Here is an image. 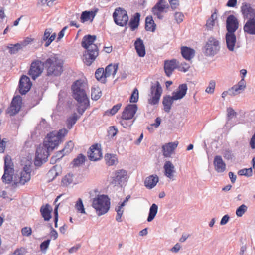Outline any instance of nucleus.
<instances>
[{"instance_id": "nucleus-1", "label": "nucleus", "mask_w": 255, "mask_h": 255, "mask_svg": "<svg viewBox=\"0 0 255 255\" xmlns=\"http://www.w3.org/2000/svg\"><path fill=\"white\" fill-rule=\"evenodd\" d=\"M14 165L10 156L7 155L4 158V174L2 177V182L9 184L13 181V185L18 186L23 185L28 182L31 178V169L27 165L23 167V170L13 176Z\"/></svg>"}, {"instance_id": "nucleus-2", "label": "nucleus", "mask_w": 255, "mask_h": 255, "mask_svg": "<svg viewBox=\"0 0 255 255\" xmlns=\"http://www.w3.org/2000/svg\"><path fill=\"white\" fill-rule=\"evenodd\" d=\"M87 84L82 80L76 81L72 85L73 97L77 102V112L82 115L90 106L89 100L86 93Z\"/></svg>"}, {"instance_id": "nucleus-3", "label": "nucleus", "mask_w": 255, "mask_h": 255, "mask_svg": "<svg viewBox=\"0 0 255 255\" xmlns=\"http://www.w3.org/2000/svg\"><path fill=\"white\" fill-rule=\"evenodd\" d=\"M96 39V35H87L83 37L81 42V46L87 50L83 60L87 65H90L98 55V47L94 44Z\"/></svg>"}, {"instance_id": "nucleus-4", "label": "nucleus", "mask_w": 255, "mask_h": 255, "mask_svg": "<svg viewBox=\"0 0 255 255\" xmlns=\"http://www.w3.org/2000/svg\"><path fill=\"white\" fill-rule=\"evenodd\" d=\"M44 64L48 76H58L63 72V60L57 55H51Z\"/></svg>"}, {"instance_id": "nucleus-5", "label": "nucleus", "mask_w": 255, "mask_h": 255, "mask_svg": "<svg viewBox=\"0 0 255 255\" xmlns=\"http://www.w3.org/2000/svg\"><path fill=\"white\" fill-rule=\"evenodd\" d=\"M56 147H53L46 137L45 138L42 145H39L37 148L34 164L36 166H40L43 163L47 161L50 153Z\"/></svg>"}, {"instance_id": "nucleus-6", "label": "nucleus", "mask_w": 255, "mask_h": 255, "mask_svg": "<svg viewBox=\"0 0 255 255\" xmlns=\"http://www.w3.org/2000/svg\"><path fill=\"white\" fill-rule=\"evenodd\" d=\"M92 207L95 210L98 216H102L109 210L110 201L108 196L102 194L97 195L92 199Z\"/></svg>"}, {"instance_id": "nucleus-7", "label": "nucleus", "mask_w": 255, "mask_h": 255, "mask_svg": "<svg viewBox=\"0 0 255 255\" xmlns=\"http://www.w3.org/2000/svg\"><path fill=\"white\" fill-rule=\"evenodd\" d=\"M162 93V88L158 81L152 83L150 89L148 103L151 105H156L159 103L160 97Z\"/></svg>"}, {"instance_id": "nucleus-8", "label": "nucleus", "mask_w": 255, "mask_h": 255, "mask_svg": "<svg viewBox=\"0 0 255 255\" xmlns=\"http://www.w3.org/2000/svg\"><path fill=\"white\" fill-rule=\"evenodd\" d=\"M115 23L121 27L126 26L128 23V14L126 10L118 7L115 9L113 14Z\"/></svg>"}, {"instance_id": "nucleus-9", "label": "nucleus", "mask_w": 255, "mask_h": 255, "mask_svg": "<svg viewBox=\"0 0 255 255\" xmlns=\"http://www.w3.org/2000/svg\"><path fill=\"white\" fill-rule=\"evenodd\" d=\"M66 129L59 130V131H52L48 133L46 138L50 141L53 147H57L62 141V138L67 134Z\"/></svg>"}, {"instance_id": "nucleus-10", "label": "nucleus", "mask_w": 255, "mask_h": 255, "mask_svg": "<svg viewBox=\"0 0 255 255\" xmlns=\"http://www.w3.org/2000/svg\"><path fill=\"white\" fill-rule=\"evenodd\" d=\"M127 172L125 170L120 169L115 171L111 176L110 183L115 185L122 186L127 178Z\"/></svg>"}, {"instance_id": "nucleus-11", "label": "nucleus", "mask_w": 255, "mask_h": 255, "mask_svg": "<svg viewBox=\"0 0 255 255\" xmlns=\"http://www.w3.org/2000/svg\"><path fill=\"white\" fill-rule=\"evenodd\" d=\"M44 67V62H42L39 60L34 61L31 64L28 74L33 80H35L41 75Z\"/></svg>"}, {"instance_id": "nucleus-12", "label": "nucleus", "mask_w": 255, "mask_h": 255, "mask_svg": "<svg viewBox=\"0 0 255 255\" xmlns=\"http://www.w3.org/2000/svg\"><path fill=\"white\" fill-rule=\"evenodd\" d=\"M219 41L213 37H210L205 46V53L207 55H214L219 50Z\"/></svg>"}, {"instance_id": "nucleus-13", "label": "nucleus", "mask_w": 255, "mask_h": 255, "mask_svg": "<svg viewBox=\"0 0 255 255\" xmlns=\"http://www.w3.org/2000/svg\"><path fill=\"white\" fill-rule=\"evenodd\" d=\"M22 99L20 96L17 95L13 98L11 105L8 109V113L12 116L16 114L20 111L21 107Z\"/></svg>"}, {"instance_id": "nucleus-14", "label": "nucleus", "mask_w": 255, "mask_h": 255, "mask_svg": "<svg viewBox=\"0 0 255 255\" xmlns=\"http://www.w3.org/2000/svg\"><path fill=\"white\" fill-rule=\"evenodd\" d=\"M169 7V6L168 4H166L165 0H159L152 8V12L159 19H161L163 17L161 14L166 12V9H168Z\"/></svg>"}, {"instance_id": "nucleus-15", "label": "nucleus", "mask_w": 255, "mask_h": 255, "mask_svg": "<svg viewBox=\"0 0 255 255\" xmlns=\"http://www.w3.org/2000/svg\"><path fill=\"white\" fill-rule=\"evenodd\" d=\"M241 11L243 18L251 19L255 18V10L252 8L250 3L244 2L241 7Z\"/></svg>"}, {"instance_id": "nucleus-16", "label": "nucleus", "mask_w": 255, "mask_h": 255, "mask_svg": "<svg viewBox=\"0 0 255 255\" xmlns=\"http://www.w3.org/2000/svg\"><path fill=\"white\" fill-rule=\"evenodd\" d=\"M32 86V83L30 78L26 76L23 75L21 77L19 82V92L21 95H25L29 91Z\"/></svg>"}, {"instance_id": "nucleus-17", "label": "nucleus", "mask_w": 255, "mask_h": 255, "mask_svg": "<svg viewBox=\"0 0 255 255\" xmlns=\"http://www.w3.org/2000/svg\"><path fill=\"white\" fill-rule=\"evenodd\" d=\"M101 145L96 144L91 146L88 151V157L91 161H97L102 157Z\"/></svg>"}, {"instance_id": "nucleus-18", "label": "nucleus", "mask_w": 255, "mask_h": 255, "mask_svg": "<svg viewBox=\"0 0 255 255\" xmlns=\"http://www.w3.org/2000/svg\"><path fill=\"white\" fill-rule=\"evenodd\" d=\"M239 27L237 18L233 15H229L226 20V29L227 33H234Z\"/></svg>"}, {"instance_id": "nucleus-19", "label": "nucleus", "mask_w": 255, "mask_h": 255, "mask_svg": "<svg viewBox=\"0 0 255 255\" xmlns=\"http://www.w3.org/2000/svg\"><path fill=\"white\" fill-rule=\"evenodd\" d=\"M179 142L175 141L169 142L163 145L162 147L163 155L165 157H170L177 147Z\"/></svg>"}, {"instance_id": "nucleus-20", "label": "nucleus", "mask_w": 255, "mask_h": 255, "mask_svg": "<svg viewBox=\"0 0 255 255\" xmlns=\"http://www.w3.org/2000/svg\"><path fill=\"white\" fill-rule=\"evenodd\" d=\"M213 164L215 171L218 173H222L226 170V165L221 156L217 155L215 156Z\"/></svg>"}, {"instance_id": "nucleus-21", "label": "nucleus", "mask_w": 255, "mask_h": 255, "mask_svg": "<svg viewBox=\"0 0 255 255\" xmlns=\"http://www.w3.org/2000/svg\"><path fill=\"white\" fill-rule=\"evenodd\" d=\"M177 61L176 59L166 60L164 62V69L166 75L169 77L175 69H177Z\"/></svg>"}, {"instance_id": "nucleus-22", "label": "nucleus", "mask_w": 255, "mask_h": 255, "mask_svg": "<svg viewBox=\"0 0 255 255\" xmlns=\"http://www.w3.org/2000/svg\"><path fill=\"white\" fill-rule=\"evenodd\" d=\"M164 174L170 178L174 180V174L176 172L175 167L170 161H166L164 165Z\"/></svg>"}, {"instance_id": "nucleus-23", "label": "nucleus", "mask_w": 255, "mask_h": 255, "mask_svg": "<svg viewBox=\"0 0 255 255\" xmlns=\"http://www.w3.org/2000/svg\"><path fill=\"white\" fill-rule=\"evenodd\" d=\"M246 87V83L243 78L238 82L237 85H234L231 89H229V95L235 96L240 93Z\"/></svg>"}, {"instance_id": "nucleus-24", "label": "nucleus", "mask_w": 255, "mask_h": 255, "mask_svg": "<svg viewBox=\"0 0 255 255\" xmlns=\"http://www.w3.org/2000/svg\"><path fill=\"white\" fill-rule=\"evenodd\" d=\"M243 30L245 33L255 35V18L248 20L244 25Z\"/></svg>"}, {"instance_id": "nucleus-25", "label": "nucleus", "mask_w": 255, "mask_h": 255, "mask_svg": "<svg viewBox=\"0 0 255 255\" xmlns=\"http://www.w3.org/2000/svg\"><path fill=\"white\" fill-rule=\"evenodd\" d=\"M188 88L186 84L180 85L176 92L172 94L175 100L181 99L184 97L187 93Z\"/></svg>"}, {"instance_id": "nucleus-26", "label": "nucleus", "mask_w": 255, "mask_h": 255, "mask_svg": "<svg viewBox=\"0 0 255 255\" xmlns=\"http://www.w3.org/2000/svg\"><path fill=\"white\" fill-rule=\"evenodd\" d=\"M52 209L50 205L48 204L43 205L41 207L40 212L42 217L44 218V221H48L51 218V212Z\"/></svg>"}, {"instance_id": "nucleus-27", "label": "nucleus", "mask_w": 255, "mask_h": 255, "mask_svg": "<svg viewBox=\"0 0 255 255\" xmlns=\"http://www.w3.org/2000/svg\"><path fill=\"white\" fill-rule=\"evenodd\" d=\"M226 41L228 49L233 51L236 43V37L235 33H227L226 34Z\"/></svg>"}, {"instance_id": "nucleus-28", "label": "nucleus", "mask_w": 255, "mask_h": 255, "mask_svg": "<svg viewBox=\"0 0 255 255\" xmlns=\"http://www.w3.org/2000/svg\"><path fill=\"white\" fill-rule=\"evenodd\" d=\"M181 53L182 57L187 60H191L195 55V50L187 46L181 47Z\"/></svg>"}, {"instance_id": "nucleus-29", "label": "nucleus", "mask_w": 255, "mask_h": 255, "mask_svg": "<svg viewBox=\"0 0 255 255\" xmlns=\"http://www.w3.org/2000/svg\"><path fill=\"white\" fill-rule=\"evenodd\" d=\"M136 52L139 57H143L145 55V48L142 40L138 38L134 43Z\"/></svg>"}, {"instance_id": "nucleus-30", "label": "nucleus", "mask_w": 255, "mask_h": 255, "mask_svg": "<svg viewBox=\"0 0 255 255\" xmlns=\"http://www.w3.org/2000/svg\"><path fill=\"white\" fill-rule=\"evenodd\" d=\"M140 14L138 12L136 13L134 15L131 16L130 20L128 23L131 30L134 31L136 29L139 25L140 21Z\"/></svg>"}, {"instance_id": "nucleus-31", "label": "nucleus", "mask_w": 255, "mask_h": 255, "mask_svg": "<svg viewBox=\"0 0 255 255\" xmlns=\"http://www.w3.org/2000/svg\"><path fill=\"white\" fill-rule=\"evenodd\" d=\"M175 100L173 96H166L163 97L162 103L164 106V110L166 112L169 113L171 109L173 101Z\"/></svg>"}, {"instance_id": "nucleus-32", "label": "nucleus", "mask_w": 255, "mask_h": 255, "mask_svg": "<svg viewBox=\"0 0 255 255\" xmlns=\"http://www.w3.org/2000/svg\"><path fill=\"white\" fill-rule=\"evenodd\" d=\"M158 182V177L157 175H151L146 178L144 184L145 186L149 188L154 187Z\"/></svg>"}, {"instance_id": "nucleus-33", "label": "nucleus", "mask_w": 255, "mask_h": 255, "mask_svg": "<svg viewBox=\"0 0 255 255\" xmlns=\"http://www.w3.org/2000/svg\"><path fill=\"white\" fill-rule=\"evenodd\" d=\"M145 28L147 31L154 32L156 29V24L152 16H147L145 19Z\"/></svg>"}, {"instance_id": "nucleus-34", "label": "nucleus", "mask_w": 255, "mask_h": 255, "mask_svg": "<svg viewBox=\"0 0 255 255\" xmlns=\"http://www.w3.org/2000/svg\"><path fill=\"white\" fill-rule=\"evenodd\" d=\"M118 65L117 64H114L113 65L111 64L108 65L104 70L105 77L107 78L110 76L112 74L114 75L116 73Z\"/></svg>"}, {"instance_id": "nucleus-35", "label": "nucleus", "mask_w": 255, "mask_h": 255, "mask_svg": "<svg viewBox=\"0 0 255 255\" xmlns=\"http://www.w3.org/2000/svg\"><path fill=\"white\" fill-rule=\"evenodd\" d=\"M127 202H128V196L126 197L123 202L120 206L117 207L115 209V210L117 212L116 220L118 222H121L122 221L121 217L123 213V207L125 205V203Z\"/></svg>"}, {"instance_id": "nucleus-36", "label": "nucleus", "mask_w": 255, "mask_h": 255, "mask_svg": "<svg viewBox=\"0 0 255 255\" xmlns=\"http://www.w3.org/2000/svg\"><path fill=\"white\" fill-rule=\"evenodd\" d=\"M128 105L125 106L124 110L122 114L121 119L120 121V124L125 129L128 127Z\"/></svg>"}, {"instance_id": "nucleus-37", "label": "nucleus", "mask_w": 255, "mask_h": 255, "mask_svg": "<svg viewBox=\"0 0 255 255\" xmlns=\"http://www.w3.org/2000/svg\"><path fill=\"white\" fill-rule=\"evenodd\" d=\"M80 116H78L76 113H74L70 116L67 120V127L69 129H71L73 125L76 123L77 121L80 118Z\"/></svg>"}, {"instance_id": "nucleus-38", "label": "nucleus", "mask_w": 255, "mask_h": 255, "mask_svg": "<svg viewBox=\"0 0 255 255\" xmlns=\"http://www.w3.org/2000/svg\"><path fill=\"white\" fill-rule=\"evenodd\" d=\"M95 77L97 80L100 81L102 83L106 82V78L105 77V72L104 68H98L95 72Z\"/></svg>"}, {"instance_id": "nucleus-39", "label": "nucleus", "mask_w": 255, "mask_h": 255, "mask_svg": "<svg viewBox=\"0 0 255 255\" xmlns=\"http://www.w3.org/2000/svg\"><path fill=\"white\" fill-rule=\"evenodd\" d=\"M95 16V12L92 11H85L83 12L81 15V21L82 22H85V21H88L91 17L92 18V19L94 18V16Z\"/></svg>"}, {"instance_id": "nucleus-40", "label": "nucleus", "mask_w": 255, "mask_h": 255, "mask_svg": "<svg viewBox=\"0 0 255 255\" xmlns=\"http://www.w3.org/2000/svg\"><path fill=\"white\" fill-rule=\"evenodd\" d=\"M217 19V13L216 11H215L213 13H212L210 18L207 20L206 24V27L209 29H212L213 26L215 25V21Z\"/></svg>"}, {"instance_id": "nucleus-41", "label": "nucleus", "mask_w": 255, "mask_h": 255, "mask_svg": "<svg viewBox=\"0 0 255 255\" xmlns=\"http://www.w3.org/2000/svg\"><path fill=\"white\" fill-rule=\"evenodd\" d=\"M157 205L155 204H153L150 208L149 213L147 218L148 222H150L153 220L157 213Z\"/></svg>"}, {"instance_id": "nucleus-42", "label": "nucleus", "mask_w": 255, "mask_h": 255, "mask_svg": "<svg viewBox=\"0 0 255 255\" xmlns=\"http://www.w3.org/2000/svg\"><path fill=\"white\" fill-rule=\"evenodd\" d=\"M106 163L108 166H112L117 162L116 156L113 154H106L105 156Z\"/></svg>"}, {"instance_id": "nucleus-43", "label": "nucleus", "mask_w": 255, "mask_h": 255, "mask_svg": "<svg viewBox=\"0 0 255 255\" xmlns=\"http://www.w3.org/2000/svg\"><path fill=\"white\" fill-rule=\"evenodd\" d=\"M128 120L132 119L137 111L138 107L136 104H128Z\"/></svg>"}, {"instance_id": "nucleus-44", "label": "nucleus", "mask_w": 255, "mask_h": 255, "mask_svg": "<svg viewBox=\"0 0 255 255\" xmlns=\"http://www.w3.org/2000/svg\"><path fill=\"white\" fill-rule=\"evenodd\" d=\"M74 175L72 173L67 174L62 179V183L64 186H68L73 183Z\"/></svg>"}, {"instance_id": "nucleus-45", "label": "nucleus", "mask_w": 255, "mask_h": 255, "mask_svg": "<svg viewBox=\"0 0 255 255\" xmlns=\"http://www.w3.org/2000/svg\"><path fill=\"white\" fill-rule=\"evenodd\" d=\"M139 100V91L137 88H135L132 92L129 98L130 103H135Z\"/></svg>"}, {"instance_id": "nucleus-46", "label": "nucleus", "mask_w": 255, "mask_h": 255, "mask_svg": "<svg viewBox=\"0 0 255 255\" xmlns=\"http://www.w3.org/2000/svg\"><path fill=\"white\" fill-rule=\"evenodd\" d=\"M102 95V92L99 87L93 88L91 92V98L94 100H98Z\"/></svg>"}, {"instance_id": "nucleus-47", "label": "nucleus", "mask_w": 255, "mask_h": 255, "mask_svg": "<svg viewBox=\"0 0 255 255\" xmlns=\"http://www.w3.org/2000/svg\"><path fill=\"white\" fill-rule=\"evenodd\" d=\"M75 207L78 212L82 214H86L83 201L81 198L78 199L75 204Z\"/></svg>"}, {"instance_id": "nucleus-48", "label": "nucleus", "mask_w": 255, "mask_h": 255, "mask_svg": "<svg viewBox=\"0 0 255 255\" xmlns=\"http://www.w3.org/2000/svg\"><path fill=\"white\" fill-rule=\"evenodd\" d=\"M121 106L122 104L120 103L116 104V105L114 106L111 109L107 110L105 112V114L107 116H113L115 115L120 109Z\"/></svg>"}, {"instance_id": "nucleus-49", "label": "nucleus", "mask_w": 255, "mask_h": 255, "mask_svg": "<svg viewBox=\"0 0 255 255\" xmlns=\"http://www.w3.org/2000/svg\"><path fill=\"white\" fill-rule=\"evenodd\" d=\"M74 143L72 141H69L66 143L64 148L62 150V151L64 152V154H67L69 153L73 148H74Z\"/></svg>"}, {"instance_id": "nucleus-50", "label": "nucleus", "mask_w": 255, "mask_h": 255, "mask_svg": "<svg viewBox=\"0 0 255 255\" xmlns=\"http://www.w3.org/2000/svg\"><path fill=\"white\" fill-rule=\"evenodd\" d=\"M177 69L179 71L183 72H186L189 70L190 66L188 63H187L185 62L179 63L177 61Z\"/></svg>"}, {"instance_id": "nucleus-51", "label": "nucleus", "mask_w": 255, "mask_h": 255, "mask_svg": "<svg viewBox=\"0 0 255 255\" xmlns=\"http://www.w3.org/2000/svg\"><path fill=\"white\" fill-rule=\"evenodd\" d=\"M8 48L9 49V52L11 54H14L16 53L21 49H22L21 47V45L19 43H17L14 45L11 44L10 46H8Z\"/></svg>"}, {"instance_id": "nucleus-52", "label": "nucleus", "mask_w": 255, "mask_h": 255, "mask_svg": "<svg viewBox=\"0 0 255 255\" xmlns=\"http://www.w3.org/2000/svg\"><path fill=\"white\" fill-rule=\"evenodd\" d=\"M85 161V156L82 154H80L73 161L74 165L78 166L84 163Z\"/></svg>"}, {"instance_id": "nucleus-53", "label": "nucleus", "mask_w": 255, "mask_h": 255, "mask_svg": "<svg viewBox=\"0 0 255 255\" xmlns=\"http://www.w3.org/2000/svg\"><path fill=\"white\" fill-rule=\"evenodd\" d=\"M247 210V207L242 204L236 210V213L237 216L241 217Z\"/></svg>"}, {"instance_id": "nucleus-54", "label": "nucleus", "mask_w": 255, "mask_h": 255, "mask_svg": "<svg viewBox=\"0 0 255 255\" xmlns=\"http://www.w3.org/2000/svg\"><path fill=\"white\" fill-rule=\"evenodd\" d=\"M252 169L251 168H245L244 169H241L239 171L238 174L240 175H244L247 176H250L252 174Z\"/></svg>"}, {"instance_id": "nucleus-55", "label": "nucleus", "mask_w": 255, "mask_h": 255, "mask_svg": "<svg viewBox=\"0 0 255 255\" xmlns=\"http://www.w3.org/2000/svg\"><path fill=\"white\" fill-rule=\"evenodd\" d=\"M215 88V81L211 80L208 86L206 89V92L209 94H212L214 91Z\"/></svg>"}, {"instance_id": "nucleus-56", "label": "nucleus", "mask_w": 255, "mask_h": 255, "mask_svg": "<svg viewBox=\"0 0 255 255\" xmlns=\"http://www.w3.org/2000/svg\"><path fill=\"white\" fill-rule=\"evenodd\" d=\"M171 9L173 10L177 9L180 5L179 0H168Z\"/></svg>"}, {"instance_id": "nucleus-57", "label": "nucleus", "mask_w": 255, "mask_h": 255, "mask_svg": "<svg viewBox=\"0 0 255 255\" xmlns=\"http://www.w3.org/2000/svg\"><path fill=\"white\" fill-rule=\"evenodd\" d=\"M50 242V240L48 239L47 240L44 241L40 244V249L43 253H45L46 252V250L48 248Z\"/></svg>"}, {"instance_id": "nucleus-58", "label": "nucleus", "mask_w": 255, "mask_h": 255, "mask_svg": "<svg viewBox=\"0 0 255 255\" xmlns=\"http://www.w3.org/2000/svg\"><path fill=\"white\" fill-rule=\"evenodd\" d=\"M7 142V139L3 138L1 139V136L0 135V153L4 152Z\"/></svg>"}, {"instance_id": "nucleus-59", "label": "nucleus", "mask_w": 255, "mask_h": 255, "mask_svg": "<svg viewBox=\"0 0 255 255\" xmlns=\"http://www.w3.org/2000/svg\"><path fill=\"white\" fill-rule=\"evenodd\" d=\"M117 133V129L114 127H110L108 130V136L113 137Z\"/></svg>"}, {"instance_id": "nucleus-60", "label": "nucleus", "mask_w": 255, "mask_h": 255, "mask_svg": "<svg viewBox=\"0 0 255 255\" xmlns=\"http://www.w3.org/2000/svg\"><path fill=\"white\" fill-rule=\"evenodd\" d=\"M21 233L23 236H29L32 233L31 228L27 227L23 228L21 230Z\"/></svg>"}, {"instance_id": "nucleus-61", "label": "nucleus", "mask_w": 255, "mask_h": 255, "mask_svg": "<svg viewBox=\"0 0 255 255\" xmlns=\"http://www.w3.org/2000/svg\"><path fill=\"white\" fill-rule=\"evenodd\" d=\"M33 39L30 37H26L24 40H23L20 43L21 47L22 48L24 47H26L28 44H30Z\"/></svg>"}, {"instance_id": "nucleus-62", "label": "nucleus", "mask_w": 255, "mask_h": 255, "mask_svg": "<svg viewBox=\"0 0 255 255\" xmlns=\"http://www.w3.org/2000/svg\"><path fill=\"white\" fill-rule=\"evenodd\" d=\"M52 32V29L51 28L46 29L45 30L44 35L42 38L43 40L47 41L48 40L49 38L50 37V34Z\"/></svg>"}, {"instance_id": "nucleus-63", "label": "nucleus", "mask_w": 255, "mask_h": 255, "mask_svg": "<svg viewBox=\"0 0 255 255\" xmlns=\"http://www.w3.org/2000/svg\"><path fill=\"white\" fill-rule=\"evenodd\" d=\"M175 19L178 23H181L183 21L184 16L181 12H176L175 13Z\"/></svg>"}, {"instance_id": "nucleus-64", "label": "nucleus", "mask_w": 255, "mask_h": 255, "mask_svg": "<svg viewBox=\"0 0 255 255\" xmlns=\"http://www.w3.org/2000/svg\"><path fill=\"white\" fill-rule=\"evenodd\" d=\"M223 156L225 159L227 160H230L232 159L233 157V154H232V152L230 150H225Z\"/></svg>"}]
</instances>
